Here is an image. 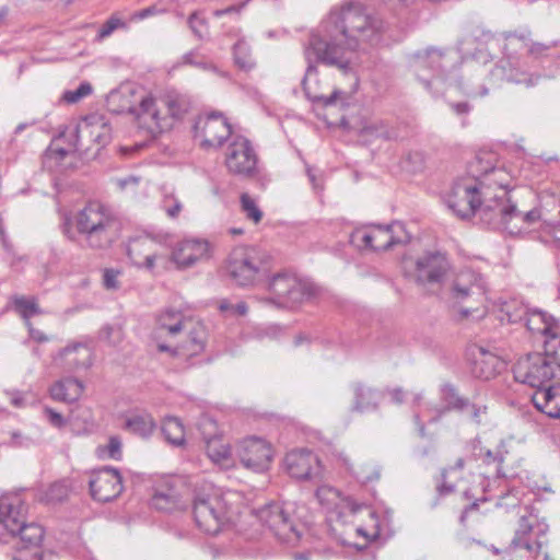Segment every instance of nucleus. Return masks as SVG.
<instances>
[{"mask_svg":"<svg viewBox=\"0 0 560 560\" xmlns=\"http://www.w3.org/2000/svg\"><path fill=\"white\" fill-rule=\"evenodd\" d=\"M164 440L172 446L180 447L186 443L183 423L176 417H166L161 425Z\"/></svg>","mask_w":560,"mask_h":560,"instance_id":"33","label":"nucleus"},{"mask_svg":"<svg viewBox=\"0 0 560 560\" xmlns=\"http://www.w3.org/2000/svg\"><path fill=\"white\" fill-rule=\"evenodd\" d=\"M122 338L124 332L121 327L118 325L106 324L98 332V339L112 347L118 346L122 341Z\"/></svg>","mask_w":560,"mask_h":560,"instance_id":"42","label":"nucleus"},{"mask_svg":"<svg viewBox=\"0 0 560 560\" xmlns=\"http://www.w3.org/2000/svg\"><path fill=\"white\" fill-rule=\"evenodd\" d=\"M490 351L487 346L470 343L466 349V360L471 375L476 378L488 381L490 369L488 365Z\"/></svg>","mask_w":560,"mask_h":560,"instance_id":"26","label":"nucleus"},{"mask_svg":"<svg viewBox=\"0 0 560 560\" xmlns=\"http://www.w3.org/2000/svg\"><path fill=\"white\" fill-rule=\"evenodd\" d=\"M233 57L235 65L242 70H250L254 68L255 62L253 61L248 46L238 40L233 46Z\"/></svg>","mask_w":560,"mask_h":560,"instance_id":"40","label":"nucleus"},{"mask_svg":"<svg viewBox=\"0 0 560 560\" xmlns=\"http://www.w3.org/2000/svg\"><path fill=\"white\" fill-rule=\"evenodd\" d=\"M188 247H174L172 252L171 259L179 269H186L194 266L198 260L202 258H210L211 247H197V249L201 250L199 255L195 253H186Z\"/></svg>","mask_w":560,"mask_h":560,"instance_id":"34","label":"nucleus"},{"mask_svg":"<svg viewBox=\"0 0 560 560\" xmlns=\"http://www.w3.org/2000/svg\"><path fill=\"white\" fill-rule=\"evenodd\" d=\"M129 113L137 117L140 126L147 125L148 131L154 138L172 129L170 118H162L160 116V112L156 109L155 100L151 95L142 97L139 107H130Z\"/></svg>","mask_w":560,"mask_h":560,"instance_id":"22","label":"nucleus"},{"mask_svg":"<svg viewBox=\"0 0 560 560\" xmlns=\"http://www.w3.org/2000/svg\"><path fill=\"white\" fill-rule=\"evenodd\" d=\"M465 275L457 277L451 285V296L456 301L465 300L470 293V285L464 280Z\"/></svg>","mask_w":560,"mask_h":560,"instance_id":"49","label":"nucleus"},{"mask_svg":"<svg viewBox=\"0 0 560 560\" xmlns=\"http://www.w3.org/2000/svg\"><path fill=\"white\" fill-rule=\"evenodd\" d=\"M242 211L246 218L252 220L254 223H258L262 219V211L256 205L255 200L247 194L243 192L240 197Z\"/></svg>","mask_w":560,"mask_h":560,"instance_id":"43","label":"nucleus"},{"mask_svg":"<svg viewBox=\"0 0 560 560\" xmlns=\"http://www.w3.org/2000/svg\"><path fill=\"white\" fill-rule=\"evenodd\" d=\"M495 40L499 43L503 56L495 65L494 75L508 82H522L520 58L528 47V37L524 34L508 33L497 36Z\"/></svg>","mask_w":560,"mask_h":560,"instance_id":"12","label":"nucleus"},{"mask_svg":"<svg viewBox=\"0 0 560 560\" xmlns=\"http://www.w3.org/2000/svg\"><path fill=\"white\" fill-rule=\"evenodd\" d=\"M373 128L375 129V135L378 138H382L387 141H396L399 139V132L394 127H388L387 125L382 122L380 124V126H374Z\"/></svg>","mask_w":560,"mask_h":560,"instance_id":"52","label":"nucleus"},{"mask_svg":"<svg viewBox=\"0 0 560 560\" xmlns=\"http://www.w3.org/2000/svg\"><path fill=\"white\" fill-rule=\"evenodd\" d=\"M497 491L499 493H495V497L498 498V501L495 503V506L498 509H505L506 512L510 510L515 511L516 514H520L523 512V508L520 505V495L518 490L515 488L508 487V492H504V489H501V482L497 486Z\"/></svg>","mask_w":560,"mask_h":560,"instance_id":"38","label":"nucleus"},{"mask_svg":"<svg viewBox=\"0 0 560 560\" xmlns=\"http://www.w3.org/2000/svg\"><path fill=\"white\" fill-rule=\"evenodd\" d=\"M339 495V491L330 486H320L315 491L319 504L326 509H332L337 505Z\"/></svg>","mask_w":560,"mask_h":560,"instance_id":"44","label":"nucleus"},{"mask_svg":"<svg viewBox=\"0 0 560 560\" xmlns=\"http://www.w3.org/2000/svg\"><path fill=\"white\" fill-rule=\"evenodd\" d=\"M353 393V402L351 410L355 412H370L375 411L383 398L380 390L366 386L361 382H355L351 385Z\"/></svg>","mask_w":560,"mask_h":560,"instance_id":"25","label":"nucleus"},{"mask_svg":"<svg viewBox=\"0 0 560 560\" xmlns=\"http://www.w3.org/2000/svg\"><path fill=\"white\" fill-rule=\"evenodd\" d=\"M287 472L298 480H319L322 478V466L316 454L302 448L287 453L284 460Z\"/></svg>","mask_w":560,"mask_h":560,"instance_id":"20","label":"nucleus"},{"mask_svg":"<svg viewBox=\"0 0 560 560\" xmlns=\"http://www.w3.org/2000/svg\"><path fill=\"white\" fill-rule=\"evenodd\" d=\"M26 326L28 329V335L34 341L43 343L49 340V338L43 331L34 328L32 323H27Z\"/></svg>","mask_w":560,"mask_h":560,"instance_id":"60","label":"nucleus"},{"mask_svg":"<svg viewBox=\"0 0 560 560\" xmlns=\"http://www.w3.org/2000/svg\"><path fill=\"white\" fill-rule=\"evenodd\" d=\"M177 503V497L174 491L167 492L156 490L151 499L154 509L163 512H171Z\"/></svg>","mask_w":560,"mask_h":560,"instance_id":"41","label":"nucleus"},{"mask_svg":"<svg viewBox=\"0 0 560 560\" xmlns=\"http://www.w3.org/2000/svg\"><path fill=\"white\" fill-rule=\"evenodd\" d=\"M25 513L26 506L19 495L0 499V540L14 530L11 521L16 523V527L25 522Z\"/></svg>","mask_w":560,"mask_h":560,"instance_id":"23","label":"nucleus"},{"mask_svg":"<svg viewBox=\"0 0 560 560\" xmlns=\"http://www.w3.org/2000/svg\"><path fill=\"white\" fill-rule=\"evenodd\" d=\"M325 31L329 38L312 34L310 47L318 62L335 66L345 72L350 68V60L345 57L346 49L354 51L361 48V44L374 46L381 40L376 20L352 5L330 12Z\"/></svg>","mask_w":560,"mask_h":560,"instance_id":"1","label":"nucleus"},{"mask_svg":"<svg viewBox=\"0 0 560 560\" xmlns=\"http://www.w3.org/2000/svg\"><path fill=\"white\" fill-rule=\"evenodd\" d=\"M545 351L521 358L512 368L515 381L537 389L546 388L553 378H560V336L544 341Z\"/></svg>","mask_w":560,"mask_h":560,"instance_id":"4","label":"nucleus"},{"mask_svg":"<svg viewBox=\"0 0 560 560\" xmlns=\"http://www.w3.org/2000/svg\"><path fill=\"white\" fill-rule=\"evenodd\" d=\"M124 428L142 439H148L155 430L156 423L148 412L132 413L126 418Z\"/></svg>","mask_w":560,"mask_h":560,"instance_id":"30","label":"nucleus"},{"mask_svg":"<svg viewBox=\"0 0 560 560\" xmlns=\"http://www.w3.org/2000/svg\"><path fill=\"white\" fill-rule=\"evenodd\" d=\"M381 236L386 237L382 245H408L412 240L406 225L394 221L385 225L368 224L353 229L349 234V245H372L374 241H380Z\"/></svg>","mask_w":560,"mask_h":560,"instance_id":"14","label":"nucleus"},{"mask_svg":"<svg viewBox=\"0 0 560 560\" xmlns=\"http://www.w3.org/2000/svg\"><path fill=\"white\" fill-rule=\"evenodd\" d=\"M84 389L83 382L75 377H66L50 387V396L58 401L74 402Z\"/></svg>","mask_w":560,"mask_h":560,"instance_id":"27","label":"nucleus"},{"mask_svg":"<svg viewBox=\"0 0 560 560\" xmlns=\"http://www.w3.org/2000/svg\"><path fill=\"white\" fill-rule=\"evenodd\" d=\"M234 250L222 266L223 276L237 288L253 289L266 282L271 270L278 266L279 257L267 247H243Z\"/></svg>","mask_w":560,"mask_h":560,"instance_id":"3","label":"nucleus"},{"mask_svg":"<svg viewBox=\"0 0 560 560\" xmlns=\"http://www.w3.org/2000/svg\"><path fill=\"white\" fill-rule=\"evenodd\" d=\"M188 247H174L172 252L171 259L179 269H186L194 266L198 260L202 258H210L211 247H197V249L201 250L199 255L195 253H186Z\"/></svg>","mask_w":560,"mask_h":560,"instance_id":"35","label":"nucleus"},{"mask_svg":"<svg viewBox=\"0 0 560 560\" xmlns=\"http://www.w3.org/2000/svg\"><path fill=\"white\" fill-rule=\"evenodd\" d=\"M44 413H45L46 418L48 419L49 423L55 428H58V429L63 428L67 423L63 416L52 408L45 407Z\"/></svg>","mask_w":560,"mask_h":560,"instance_id":"54","label":"nucleus"},{"mask_svg":"<svg viewBox=\"0 0 560 560\" xmlns=\"http://www.w3.org/2000/svg\"><path fill=\"white\" fill-rule=\"evenodd\" d=\"M160 12V10L155 5H150L135 13V18L139 20H144L149 16L155 15Z\"/></svg>","mask_w":560,"mask_h":560,"instance_id":"63","label":"nucleus"},{"mask_svg":"<svg viewBox=\"0 0 560 560\" xmlns=\"http://www.w3.org/2000/svg\"><path fill=\"white\" fill-rule=\"evenodd\" d=\"M130 242H152L162 244L165 243L164 234L162 233H152L148 231H143L141 234L130 238Z\"/></svg>","mask_w":560,"mask_h":560,"instance_id":"55","label":"nucleus"},{"mask_svg":"<svg viewBox=\"0 0 560 560\" xmlns=\"http://www.w3.org/2000/svg\"><path fill=\"white\" fill-rule=\"evenodd\" d=\"M490 42V31L486 26L477 25L471 30L470 36L466 38L467 45L475 46L471 51V58L482 61L487 65L489 61L488 44Z\"/></svg>","mask_w":560,"mask_h":560,"instance_id":"28","label":"nucleus"},{"mask_svg":"<svg viewBox=\"0 0 560 560\" xmlns=\"http://www.w3.org/2000/svg\"><path fill=\"white\" fill-rule=\"evenodd\" d=\"M290 503L271 502L257 511V517L281 541L294 542L302 536L303 525L294 517Z\"/></svg>","mask_w":560,"mask_h":560,"instance_id":"9","label":"nucleus"},{"mask_svg":"<svg viewBox=\"0 0 560 560\" xmlns=\"http://www.w3.org/2000/svg\"><path fill=\"white\" fill-rule=\"evenodd\" d=\"M167 115L163 118H170L172 126L174 121L182 120L191 108L190 98L184 94H168L165 98Z\"/></svg>","mask_w":560,"mask_h":560,"instance_id":"32","label":"nucleus"},{"mask_svg":"<svg viewBox=\"0 0 560 560\" xmlns=\"http://www.w3.org/2000/svg\"><path fill=\"white\" fill-rule=\"evenodd\" d=\"M460 63V51L453 48L430 47L416 51L408 59L409 70L433 97L443 96L451 89L469 97L486 96L488 89L485 84L479 90L464 85L458 75Z\"/></svg>","mask_w":560,"mask_h":560,"instance_id":"2","label":"nucleus"},{"mask_svg":"<svg viewBox=\"0 0 560 560\" xmlns=\"http://www.w3.org/2000/svg\"><path fill=\"white\" fill-rule=\"evenodd\" d=\"M236 453L241 464L255 472L267 470L272 459L271 445L264 439L256 436L241 441Z\"/></svg>","mask_w":560,"mask_h":560,"instance_id":"18","label":"nucleus"},{"mask_svg":"<svg viewBox=\"0 0 560 560\" xmlns=\"http://www.w3.org/2000/svg\"><path fill=\"white\" fill-rule=\"evenodd\" d=\"M252 0H243L242 2H240L238 4H233V5H230L228 8H224V9H218L213 12V15L215 18H222L226 14H232V13H235V14H240L243 9Z\"/></svg>","mask_w":560,"mask_h":560,"instance_id":"57","label":"nucleus"},{"mask_svg":"<svg viewBox=\"0 0 560 560\" xmlns=\"http://www.w3.org/2000/svg\"><path fill=\"white\" fill-rule=\"evenodd\" d=\"M547 50H549V46H546L540 43H528V47L526 48V51L535 57L544 56Z\"/></svg>","mask_w":560,"mask_h":560,"instance_id":"61","label":"nucleus"},{"mask_svg":"<svg viewBox=\"0 0 560 560\" xmlns=\"http://www.w3.org/2000/svg\"><path fill=\"white\" fill-rule=\"evenodd\" d=\"M497 319L501 325L504 323L516 324L524 320L529 331L538 332L550 339L560 336L559 326L553 317L540 311L528 312L517 299H498L492 302V320Z\"/></svg>","mask_w":560,"mask_h":560,"instance_id":"6","label":"nucleus"},{"mask_svg":"<svg viewBox=\"0 0 560 560\" xmlns=\"http://www.w3.org/2000/svg\"><path fill=\"white\" fill-rule=\"evenodd\" d=\"M183 318L182 312L167 308L159 315L156 323L161 329L166 330L170 335L175 336L183 330Z\"/></svg>","mask_w":560,"mask_h":560,"instance_id":"37","label":"nucleus"},{"mask_svg":"<svg viewBox=\"0 0 560 560\" xmlns=\"http://www.w3.org/2000/svg\"><path fill=\"white\" fill-rule=\"evenodd\" d=\"M189 339H190V343H191V347L189 349L191 354H197L201 350H203L205 342H203V338L199 331H197V330L190 331Z\"/></svg>","mask_w":560,"mask_h":560,"instance_id":"59","label":"nucleus"},{"mask_svg":"<svg viewBox=\"0 0 560 560\" xmlns=\"http://www.w3.org/2000/svg\"><path fill=\"white\" fill-rule=\"evenodd\" d=\"M388 394L390 395L392 401L395 404H402L405 400V392L400 387L388 390Z\"/></svg>","mask_w":560,"mask_h":560,"instance_id":"64","label":"nucleus"},{"mask_svg":"<svg viewBox=\"0 0 560 560\" xmlns=\"http://www.w3.org/2000/svg\"><path fill=\"white\" fill-rule=\"evenodd\" d=\"M451 270V262L445 253L441 250H428L415 261L411 273L415 282L427 293H438Z\"/></svg>","mask_w":560,"mask_h":560,"instance_id":"10","label":"nucleus"},{"mask_svg":"<svg viewBox=\"0 0 560 560\" xmlns=\"http://www.w3.org/2000/svg\"><path fill=\"white\" fill-rule=\"evenodd\" d=\"M95 116L86 117L85 120L93 127L90 131L93 137V141L101 147H105L110 141V128L106 122H102L100 126H95L93 120Z\"/></svg>","mask_w":560,"mask_h":560,"instance_id":"46","label":"nucleus"},{"mask_svg":"<svg viewBox=\"0 0 560 560\" xmlns=\"http://www.w3.org/2000/svg\"><path fill=\"white\" fill-rule=\"evenodd\" d=\"M450 106L458 116L468 114L471 108L467 102L450 103Z\"/></svg>","mask_w":560,"mask_h":560,"instance_id":"62","label":"nucleus"},{"mask_svg":"<svg viewBox=\"0 0 560 560\" xmlns=\"http://www.w3.org/2000/svg\"><path fill=\"white\" fill-rule=\"evenodd\" d=\"M192 133L196 139H201L202 149H219L232 136V127L221 112H211L196 119Z\"/></svg>","mask_w":560,"mask_h":560,"instance_id":"15","label":"nucleus"},{"mask_svg":"<svg viewBox=\"0 0 560 560\" xmlns=\"http://www.w3.org/2000/svg\"><path fill=\"white\" fill-rule=\"evenodd\" d=\"M124 26L125 22L113 15L102 24L95 39L97 42H102L104 38L108 37L115 30Z\"/></svg>","mask_w":560,"mask_h":560,"instance_id":"50","label":"nucleus"},{"mask_svg":"<svg viewBox=\"0 0 560 560\" xmlns=\"http://www.w3.org/2000/svg\"><path fill=\"white\" fill-rule=\"evenodd\" d=\"M207 443V454L214 463H223L231 456V448L229 445L220 443L215 438H205Z\"/></svg>","mask_w":560,"mask_h":560,"instance_id":"39","label":"nucleus"},{"mask_svg":"<svg viewBox=\"0 0 560 560\" xmlns=\"http://www.w3.org/2000/svg\"><path fill=\"white\" fill-rule=\"evenodd\" d=\"M441 399L445 402V406L438 410V416L431 421H436L450 410L463 411L469 406V400L459 396L457 389L451 383L443 384L441 388Z\"/></svg>","mask_w":560,"mask_h":560,"instance_id":"31","label":"nucleus"},{"mask_svg":"<svg viewBox=\"0 0 560 560\" xmlns=\"http://www.w3.org/2000/svg\"><path fill=\"white\" fill-rule=\"evenodd\" d=\"M93 91V88L90 82L83 81L79 84L75 90H67L62 94V101L68 104H74L82 100L83 97L90 95Z\"/></svg>","mask_w":560,"mask_h":560,"instance_id":"48","label":"nucleus"},{"mask_svg":"<svg viewBox=\"0 0 560 560\" xmlns=\"http://www.w3.org/2000/svg\"><path fill=\"white\" fill-rule=\"evenodd\" d=\"M69 493V488L66 481H56L49 486L44 494L43 500L46 503H57L63 501Z\"/></svg>","mask_w":560,"mask_h":560,"instance_id":"45","label":"nucleus"},{"mask_svg":"<svg viewBox=\"0 0 560 560\" xmlns=\"http://www.w3.org/2000/svg\"><path fill=\"white\" fill-rule=\"evenodd\" d=\"M183 65L192 66L205 71H217V67L200 56L197 50H190L182 57Z\"/></svg>","mask_w":560,"mask_h":560,"instance_id":"47","label":"nucleus"},{"mask_svg":"<svg viewBox=\"0 0 560 560\" xmlns=\"http://www.w3.org/2000/svg\"><path fill=\"white\" fill-rule=\"evenodd\" d=\"M512 361L511 357L506 355L504 358L499 357L492 353V374H501L509 366V363Z\"/></svg>","mask_w":560,"mask_h":560,"instance_id":"58","label":"nucleus"},{"mask_svg":"<svg viewBox=\"0 0 560 560\" xmlns=\"http://www.w3.org/2000/svg\"><path fill=\"white\" fill-rule=\"evenodd\" d=\"M14 530L1 539L3 544L10 545L15 552L31 551L38 549L45 537V529L37 523H26V521L16 527L14 521L10 522Z\"/></svg>","mask_w":560,"mask_h":560,"instance_id":"21","label":"nucleus"},{"mask_svg":"<svg viewBox=\"0 0 560 560\" xmlns=\"http://www.w3.org/2000/svg\"><path fill=\"white\" fill-rule=\"evenodd\" d=\"M267 290L272 294L271 302L280 307H293L300 303L315 299L319 287L308 279H300L289 270L269 273Z\"/></svg>","mask_w":560,"mask_h":560,"instance_id":"7","label":"nucleus"},{"mask_svg":"<svg viewBox=\"0 0 560 560\" xmlns=\"http://www.w3.org/2000/svg\"><path fill=\"white\" fill-rule=\"evenodd\" d=\"M191 506L196 525L206 534L217 535L229 521L226 503L211 482L195 485Z\"/></svg>","mask_w":560,"mask_h":560,"instance_id":"5","label":"nucleus"},{"mask_svg":"<svg viewBox=\"0 0 560 560\" xmlns=\"http://www.w3.org/2000/svg\"><path fill=\"white\" fill-rule=\"evenodd\" d=\"M120 275V270L113 269V268H106L103 272V285L107 290H118L119 289V282L117 280V277Z\"/></svg>","mask_w":560,"mask_h":560,"instance_id":"51","label":"nucleus"},{"mask_svg":"<svg viewBox=\"0 0 560 560\" xmlns=\"http://www.w3.org/2000/svg\"><path fill=\"white\" fill-rule=\"evenodd\" d=\"M481 183L472 176H463L453 182L445 203L458 218L468 220L481 207Z\"/></svg>","mask_w":560,"mask_h":560,"instance_id":"11","label":"nucleus"},{"mask_svg":"<svg viewBox=\"0 0 560 560\" xmlns=\"http://www.w3.org/2000/svg\"><path fill=\"white\" fill-rule=\"evenodd\" d=\"M500 188L504 191L503 195L506 198L503 201L502 197L495 196L494 199L497 201L500 200L502 223L504 224V229L509 232V234L520 235L523 233L522 226H517L516 224H514V226H510L513 221H520L528 228L541 219V211L539 208H533L526 212L517 209V201L514 198L513 188H509L508 185H500Z\"/></svg>","mask_w":560,"mask_h":560,"instance_id":"17","label":"nucleus"},{"mask_svg":"<svg viewBox=\"0 0 560 560\" xmlns=\"http://www.w3.org/2000/svg\"><path fill=\"white\" fill-rule=\"evenodd\" d=\"M316 74H317V67L313 62L310 61L307 65L306 71H305V75L301 83L306 98L308 101H311L313 104L319 105L324 108L336 105L337 100L342 94V92L340 90H337V89L334 90V92L328 96H325L322 94H316L311 91V88L307 85V80L312 75H316Z\"/></svg>","mask_w":560,"mask_h":560,"instance_id":"29","label":"nucleus"},{"mask_svg":"<svg viewBox=\"0 0 560 560\" xmlns=\"http://www.w3.org/2000/svg\"><path fill=\"white\" fill-rule=\"evenodd\" d=\"M532 401L537 410L550 418L560 419V383L536 389Z\"/></svg>","mask_w":560,"mask_h":560,"instance_id":"24","label":"nucleus"},{"mask_svg":"<svg viewBox=\"0 0 560 560\" xmlns=\"http://www.w3.org/2000/svg\"><path fill=\"white\" fill-rule=\"evenodd\" d=\"M121 446H122V444H121V440L119 439V436H117V435L110 436L108 440V444H107L108 457L119 460L122 456Z\"/></svg>","mask_w":560,"mask_h":560,"instance_id":"53","label":"nucleus"},{"mask_svg":"<svg viewBox=\"0 0 560 560\" xmlns=\"http://www.w3.org/2000/svg\"><path fill=\"white\" fill-rule=\"evenodd\" d=\"M12 302L14 311L25 320V325L31 323V318L33 316L43 314L35 296L26 298L23 295H15L13 296Z\"/></svg>","mask_w":560,"mask_h":560,"instance_id":"36","label":"nucleus"},{"mask_svg":"<svg viewBox=\"0 0 560 560\" xmlns=\"http://www.w3.org/2000/svg\"><path fill=\"white\" fill-rule=\"evenodd\" d=\"M188 25L192 33L198 37L202 38L201 27L206 25V21L198 15L197 12H194L188 18Z\"/></svg>","mask_w":560,"mask_h":560,"instance_id":"56","label":"nucleus"},{"mask_svg":"<svg viewBox=\"0 0 560 560\" xmlns=\"http://www.w3.org/2000/svg\"><path fill=\"white\" fill-rule=\"evenodd\" d=\"M90 493L98 502H110L124 490L122 477L117 468L104 466L94 471L89 481Z\"/></svg>","mask_w":560,"mask_h":560,"instance_id":"19","label":"nucleus"},{"mask_svg":"<svg viewBox=\"0 0 560 560\" xmlns=\"http://www.w3.org/2000/svg\"><path fill=\"white\" fill-rule=\"evenodd\" d=\"M74 225L79 234L86 235L89 238L105 235L106 241L110 231H116L118 222L109 212L108 208L97 202H90L80 210L74 218Z\"/></svg>","mask_w":560,"mask_h":560,"instance_id":"13","label":"nucleus"},{"mask_svg":"<svg viewBox=\"0 0 560 560\" xmlns=\"http://www.w3.org/2000/svg\"><path fill=\"white\" fill-rule=\"evenodd\" d=\"M517 515L520 516L518 527L509 547L511 560H518L521 558L537 560L544 544L538 539L532 544L529 538L537 516L533 514V510L529 506H524L523 512Z\"/></svg>","mask_w":560,"mask_h":560,"instance_id":"16","label":"nucleus"},{"mask_svg":"<svg viewBox=\"0 0 560 560\" xmlns=\"http://www.w3.org/2000/svg\"><path fill=\"white\" fill-rule=\"evenodd\" d=\"M258 158L250 143L244 137H236L228 148L225 165L229 172L242 178H249L257 187L265 189L269 179L257 167Z\"/></svg>","mask_w":560,"mask_h":560,"instance_id":"8","label":"nucleus"}]
</instances>
